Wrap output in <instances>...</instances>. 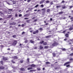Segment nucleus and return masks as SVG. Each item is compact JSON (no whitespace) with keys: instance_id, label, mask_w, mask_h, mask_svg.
<instances>
[{"instance_id":"b1692460","label":"nucleus","mask_w":73,"mask_h":73,"mask_svg":"<svg viewBox=\"0 0 73 73\" xmlns=\"http://www.w3.org/2000/svg\"><path fill=\"white\" fill-rule=\"evenodd\" d=\"M30 41L31 43H33L34 42L32 40H31Z\"/></svg>"},{"instance_id":"ddd939ff","label":"nucleus","mask_w":73,"mask_h":73,"mask_svg":"<svg viewBox=\"0 0 73 73\" xmlns=\"http://www.w3.org/2000/svg\"><path fill=\"white\" fill-rule=\"evenodd\" d=\"M50 37H51V35H49V36H46L45 37H46V38H50Z\"/></svg>"},{"instance_id":"680f3d73","label":"nucleus","mask_w":73,"mask_h":73,"mask_svg":"<svg viewBox=\"0 0 73 73\" xmlns=\"http://www.w3.org/2000/svg\"><path fill=\"white\" fill-rule=\"evenodd\" d=\"M17 16V14H15V17H16Z\"/></svg>"},{"instance_id":"5fc2aeb1","label":"nucleus","mask_w":73,"mask_h":73,"mask_svg":"<svg viewBox=\"0 0 73 73\" xmlns=\"http://www.w3.org/2000/svg\"><path fill=\"white\" fill-rule=\"evenodd\" d=\"M25 34V32H23L22 33V35H24V34Z\"/></svg>"},{"instance_id":"3c124183","label":"nucleus","mask_w":73,"mask_h":73,"mask_svg":"<svg viewBox=\"0 0 73 73\" xmlns=\"http://www.w3.org/2000/svg\"><path fill=\"white\" fill-rule=\"evenodd\" d=\"M25 20H28V19H29V18H25Z\"/></svg>"},{"instance_id":"1a4fd4ad","label":"nucleus","mask_w":73,"mask_h":73,"mask_svg":"<svg viewBox=\"0 0 73 73\" xmlns=\"http://www.w3.org/2000/svg\"><path fill=\"white\" fill-rule=\"evenodd\" d=\"M3 60H8V58H5L4 57H3Z\"/></svg>"},{"instance_id":"ea45409f","label":"nucleus","mask_w":73,"mask_h":73,"mask_svg":"<svg viewBox=\"0 0 73 73\" xmlns=\"http://www.w3.org/2000/svg\"><path fill=\"white\" fill-rule=\"evenodd\" d=\"M66 8V7L65 6H62V8H63V9H64Z\"/></svg>"},{"instance_id":"2f4dec72","label":"nucleus","mask_w":73,"mask_h":73,"mask_svg":"<svg viewBox=\"0 0 73 73\" xmlns=\"http://www.w3.org/2000/svg\"><path fill=\"white\" fill-rule=\"evenodd\" d=\"M52 54H53V56H54H54H56V54L54 53H52Z\"/></svg>"},{"instance_id":"774afa93","label":"nucleus","mask_w":73,"mask_h":73,"mask_svg":"<svg viewBox=\"0 0 73 73\" xmlns=\"http://www.w3.org/2000/svg\"><path fill=\"white\" fill-rule=\"evenodd\" d=\"M71 20H72V19H73V17H72L70 18Z\"/></svg>"},{"instance_id":"8fccbe9b","label":"nucleus","mask_w":73,"mask_h":73,"mask_svg":"<svg viewBox=\"0 0 73 73\" xmlns=\"http://www.w3.org/2000/svg\"><path fill=\"white\" fill-rule=\"evenodd\" d=\"M25 25H24V24H22V27H24Z\"/></svg>"},{"instance_id":"4be33fe9","label":"nucleus","mask_w":73,"mask_h":73,"mask_svg":"<svg viewBox=\"0 0 73 73\" xmlns=\"http://www.w3.org/2000/svg\"><path fill=\"white\" fill-rule=\"evenodd\" d=\"M73 29V27H70L69 29L70 31H71Z\"/></svg>"},{"instance_id":"20e7f679","label":"nucleus","mask_w":73,"mask_h":73,"mask_svg":"<svg viewBox=\"0 0 73 73\" xmlns=\"http://www.w3.org/2000/svg\"><path fill=\"white\" fill-rule=\"evenodd\" d=\"M16 23H15V22H13L12 23H9L10 25H15V24H16Z\"/></svg>"},{"instance_id":"bf43d9fd","label":"nucleus","mask_w":73,"mask_h":73,"mask_svg":"<svg viewBox=\"0 0 73 73\" xmlns=\"http://www.w3.org/2000/svg\"><path fill=\"white\" fill-rule=\"evenodd\" d=\"M73 7V6H71L70 7V8H72Z\"/></svg>"},{"instance_id":"37998d69","label":"nucleus","mask_w":73,"mask_h":73,"mask_svg":"<svg viewBox=\"0 0 73 73\" xmlns=\"http://www.w3.org/2000/svg\"><path fill=\"white\" fill-rule=\"evenodd\" d=\"M22 16V15L20 14L19 15V17H21Z\"/></svg>"},{"instance_id":"9b49d317","label":"nucleus","mask_w":73,"mask_h":73,"mask_svg":"<svg viewBox=\"0 0 73 73\" xmlns=\"http://www.w3.org/2000/svg\"><path fill=\"white\" fill-rule=\"evenodd\" d=\"M4 69V67L1 66H0V69Z\"/></svg>"},{"instance_id":"864d4df0","label":"nucleus","mask_w":73,"mask_h":73,"mask_svg":"<svg viewBox=\"0 0 73 73\" xmlns=\"http://www.w3.org/2000/svg\"><path fill=\"white\" fill-rule=\"evenodd\" d=\"M69 66H70V65L69 64L66 65V67H69Z\"/></svg>"},{"instance_id":"c9c22d12","label":"nucleus","mask_w":73,"mask_h":73,"mask_svg":"<svg viewBox=\"0 0 73 73\" xmlns=\"http://www.w3.org/2000/svg\"><path fill=\"white\" fill-rule=\"evenodd\" d=\"M37 48V47L36 46L34 48V49H36Z\"/></svg>"},{"instance_id":"a878e982","label":"nucleus","mask_w":73,"mask_h":73,"mask_svg":"<svg viewBox=\"0 0 73 73\" xmlns=\"http://www.w3.org/2000/svg\"><path fill=\"white\" fill-rule=\"evenodd\" d=\"M46 64H50V62H46Z\"/></svg>"},{"instance_id":"7ed1b4c3","label":"nucleus","mask_w":73,"mask_h":73,"mask_svg":"<svg viewBox=\"0 0 73 73\" xmlns=\"http://www.w3.org/2000/svg\"><path fill=\"white\" fill-rule=\"evenodd\" d=\"M69 71L66 70H63L62 71V72H61V73H69Z\"/></svg>"},{"instance_id":"a211bd4d","label":"nucleus","mask_w":73,"mask_h":73,"mask_svg":"<svg viewBox=\"0 0 73 73\" xmlns=\"http://www.w3.org/2000/svg\"><path fill=\"white\" fill-rule=\"evenodd\" d=\"M65 36L66 37H69V35L68 34H66L65 35Z\"/></svg>"},{"instance_id":"13d9d810","label":"nucleus","mask_w":73,"mask_h":73,"mask_svg":"<svg viewBox=\"0 0 73 73\" xmlns=\"http://www.w3.org/2000/svg\"><path fill=\"white\" fill-rule=\"evenodd\" d=\"M65 32H66V31H63V32H62V33H65Z\"/></svg>"},{"instance_id":"c756f323","label":"nucleus","mask_w":73,"mask_h":73,"mask_svg":"<svg viewBox=\"0 0 73 73\" xmlns=\"http://www.w3.org/2000/svg\"><path fill=\"white\" fill-rule=\"evenodd\" d=\"M29 62V59L28 58L27 59V62Z\"/></svg>"},{"instance_id":"09e8293b","label":"nucleus","mask_w":73,"mask_h":73,"mask_svg":"<svg viewBox=\"0 0 73 73\" xmlns=\"http://www.w3.org/2000/svg\"><path fill=\"white\" fill-rule=\"evenodd\" d=\"M37 69L38 70H40V68H37Z\"/></svg>"},{"instance_id":"a18cd8bd","label":"nucleus","mask_w":73,"mask_h":73,"mask_svg":"<svg viewBox=\"0 0 73 73\" xmlns=\"http://www.w3.org/2000/svg\"><path fill=\"white\" fill-rule=\"evenodd\" d=\"M28 42V40H25V43H27V42Z\"/></svg>"},{"instance_id":"4c0bfd02","label":"nucleus","mask_w":73,"mask_h":73,"mask_svg":"<svg viewBox=\"0 0 73 73\" xmlns=\"http://www.w3.org/2000/svg\"><path fill=\"white\" fill-rule=\"evenodd\" d=\"M46 3H49V1H46Z\"/></svg>"},{"instance_id":"49530a36","label":"nucleus","mask_w":73,"mask_h":73,"mask_svg":"<svg viewBox=\"0 0 73 73\" xmlns=\"http://www.w3.org/2000/svg\"><path fill=\"white\" fill-rule=\"evenodd\" d=\"M70 56H73V53H72V54H70Z\"/></svg>"},{"instance_id":"bb28decb","label":"nucleus","mask_w":73,"mask_h":73,"mask_svg":"<svg viewBox=\"0 0 73 73\" xmlns=\"http://www.w3.org/2000/svg\"><path fill=\"white\" fill-rule=\"evenodd\" d=\"M46 44H47V43L46 42H45L43 43V45H46Z\"/></svg>"},{"instance_id":"58836bf2","label":"nucleus","mask_w":73,"mask_h":73,"mask_svg":"<svg viewBox=\"0 0 73 73\" xmlns=\"http://www.w3.org/2000/svg\"><path fill=\"white\" fill-rule=\"evenodd\" d=\"M44 48H46V49L48 48V46H45L44 47Z\"/></svg>"},{"instance_id":"e433bc0d","label":"nucleus","mask_w":73,"mask_h":73,"mask_svg":"<svg viewBox=\"0 0 73 73\" xmlns=\"http://www.w3.org/2000/svg\"><path fill=\"white\" fill-rule=\"evenodd\" d=\"M1 63L2 65L3 64V61H1Z\"/></svg>"},{"instance_id":"f3484780","label":"nucleus","mask_w":73,"mask_h":73,"mask_svg":"<svg viewBox=\"0 0 73 73\" xmlns=\"http://www.w3.org/2000/svg\"><path fill=\"white\" fill-rule=\"evenodd\" d=\"M25 69L24 68H21L20 69V70H21L22 71H24V70H25Z\"/></svg>"},{"instance_id":"6ab92c4d","label":"nucleus","mask_w":73,"mask_h":73,"mask_svg":"<svg viewBox=\"0 0 73 73\" xmlns=\"http://www.w3.org/2000/svg\"><path fill=\"white\" fill-rule=\"evenodd\" d=\"M68 49H66L64 48L62 49V50H63V51H65L66 50H68Z\"/></svg>"},{"instance_id":"412c9836","label":"nucleus","mask_w":73,"mask_h":73,"mask_svg":"<svg viewBox=\"0 0 73 73\" xmlns=\"http://www.w3.org/2000/svg\"><path fill=\"white\" fill-rule=\"evenodd\" d=\"M40 49H43V47H42V46H40Z\"/></svg>"},{"instance_id":"7c9ffc66","label":"nucleus","mask_w":73,"mask_h":73,"mask_svg":"<svg viewBox=\"0 0 73 73\" xmlns=\"http://www.w3.org/2000/svg\"><path fill=\"white\" fill-rule=\"evenodd\" d=\"M30 19L29 20H27L26 21V22H27V23H29V22L30 21Z\"/></svg>"},{"instance_id":"6e6552de","label":"nucleus","mask_w":73,"mask_h":73,"mask_svg":"<svg viewBox=\"0 0 73 73\" xmlns=\"http://www.w3.org/2000/svg\"><path fill=\"white\" fill-rule=\"evenodd\" d=\"M36 71V70H30V72H35Z\"/></svg>"},{"instance_id":"69168bd1","label":"nucleus","mask_w":73,"mask_h":73,"mask_svg":"<svg viewBox=\"0 0 73 73\" xmlns=\"http://www.w3.org/2000/svg\"><path fill=\"white\" fill-rule=\"evenodd\" d=\"M71 43H69V44L70 45H71Z\"/></svg>"},{"instance_id":"473e14b6","label":"nucleus","mask_w":73,"mask_h":73,"mask_svg":"<svg viewBox=\"0 0 73 73\" xmlns=\"http://www.w3.org/2000/svg\"><path fill=\"white\" fill-rule=\"evenodd\" d=\"M3 15V13L2 12H1V11H0V15Z\"/></svg>"},{"instance_id":"9d476101","label":"nucleus","mask_w":73,"mask_h":73,"mask_svg":"<svg viewBox=\"0 0 73 73\" xmlns=\"http://www.w3.org/2000/svg\"><path fill=\"white\" fill-rule=\"evenodd\" d=\"M31 67H35L36 66V65L34 64H32L31 65Z\"/></svg>"},{"instance_id":"79ce46f5","label":"nucleus","mask_w":73,"mask_h":73,"mask_svg":"<svg viewBox=\"0 0 73 73\" xmlns=\"http://www.w3.org/2000/svg\"><path fill=\"white\" fill-rule=\"evenodd\" d=\"M20 62L21 63H23V60H21Z\"/></svg>"},{"instance_id":"603ef678","label":"nucleus","mask_w":73,"mask_h":73,"mask_svg":"<svg viewBox=\"0 0 73 73\" xmlns=\"http://www.w3.org/2000/svg\"><path fill=\"white\" fill-rule=\"evenodd\" d=\"M73 60V59L72 58H71L70 59V61H72V60Z\"/></svg>"},{"instance_id":"393cba45","label":"nucleus","mask_w":73,"mask_h":73,"mask_svg":"<svg viewBox=\"0 0 73 73\" xmlns=\"http://www.w3.org/2000/svg\"><path fill=\"white\" fill-rule=\"evenodd\" d=\"M62 13H63V12L62 11H61L58 13V14H62Z\"/></svg>"},{"instance_id":"4468645a","label":"nucleus","mask_w":73,"mask_h":73,"mask_svg":"<svg viewBox=\"0 0 73 73\" xmlns=\"http://www.w3.org/2000/svg\"><path fill=\"white\" fill-rule=\"evenodd\" d=\"M24 16H25V17H28L29 16V14H26L24 15Z\"/></svg>"},{"instance_id":"5701e85b","label":"nucleus","mask_w":73,"mask_h":73,"mask_svg":"<svg viewBox=\"0 0 73 73\" xmlns=\"http://www.w3.org/2000/svg\"><path fill=\"white\" fill-rule=\"evenodd\" d=\"M13 38H15V37H16V35H13Z\"/></svg>"},{"instance_id":"cd10ccee","label":"nucleus","mask_w":73,"mask_h":73,"mask_svg":"<svg viewBox=\"0 0 73 73\" xmlns=\"http://www.w3.org/2000/svg\"><path fill=\"white\" fill-rule=\"evenodd\" d=\"M61 5H59V6H56V8H60L61 7Z\"/></svg>"},{"instance_id":"aec40b11","label":"nucleus","mask_w":73,"mask_h":73,"mask_svg":"<svg viewBox=\"0 0 73 73\" xmlns=\"http://www.w3.org/2000/svg\"><path fill=\"white\" fill-rule=\"evenodd\" d=\"M14 59H18V57H17V56H15Z\"/></svg>"},{"instance_id":"052dcab7","label":"nucleus","mask_w":73,"mask_h":73,"mask_svg":"<svg viewBox=\"0 0 73 73\" xmlns=\"http://www.w3.org/2000/svg\"><path fill=\"white\" fill-rule=\"evenodd\" d=\"M11 13V11H9L8 12V13H9V14H10V13Z\"/></svg>"},{"instance_id":"e2e57ef3","label":"nucleus","mask_w":73,"mask_h":73,"mask_svg":"<svg viewBox=\"0 0 73 73\" xmlns=\"http://www.w3.org/2000/svg\"><path fill=\"white\" fill-rule=\"evenodd\" d=\"M21 10H19L18 12H21Z\"/></svg>"},{"instance_id":"f257e3e1","label":"nucleus","mask_w":73,"mask_h":73,"mask_svg":"<svg viewBox=\"0 0 73 73\" xmlns=\"http://www.w3.org/2000/svg\"><path fill=\"white\" fill-rule=\"evenodd\" d=\"M56 39H54V43L52 44V46H56V45H57L58 44L57 42H56Z\"/></svg>"},{"instance_id":"f03ea898","label":"nucleus","mask_w":73,"mask_h":73,"mask_svg":"<svg viewBox=\"0 0 73 73\" xmlns=\"http://www.w3.org/2000/svg\"><path fill=\"white\" fill-rule=\"evenodd\" d=\"M17 40H14V42L12 44V45L15 46L17 44Z\"/></svg>"},{"instance_id":"4d7b16f0","label":"nucleus","mask_w":73,"mask_h":73,"mask_svg":"<svg viewBox=\"0 0 73 73\" xmlns=\"http://www.w3.org/2000/svg\"><path fill=\"white\" fill-rule=\"evenodd\" d=\"M37 21V19H35L34 20V22H36V21Z\"/></svg>"},{"instance_id":"72a5a7b5","label":"nucleus","mask_w":73,"mask_h":73,"mask_svg":"<svg viewBox=\"0 0 73 73\" xmlns=\"http://www.w3.org/2000/svg\"><path fill=\"white\" fill-rule=\"evenodd\" d=\"M40 44H42V43H44V41L43 40L40 42Z\"/></svg>"},{"instance_id":"0e129e2a","label":"nucleus","mask_w":73,"mask_h":73,"mask_svg":"<svg viewBox=\"0 0 73 73\" xmlns=\"http://www.w3.org/2000/svg\"><path fill=\"white\" fill-rule=\"evenodd\" d=\"M9 11H12V9H9Z\"/></svg>"},{"instance_id":"a19ab883","label":"nucleus","mask_w":73,"mask_h":73,"mask_svg":"<svg viewBox=\"0 0 73 73\" xmlns=\"http://www.w3.org/2000/svg\"><path fill=\"white\" fill-rule=\"evenodd\" d=\"M50 11V9H48L47 10V12H49Z\"/></svg>"},{"instance_id":"dca6fc26","label":"nucleus","mask_w":73,"mask_h":73,"mask_svg":"<svg viewBox=\"0 0 73 73\" xmlns=\"http://www.w3.org/2000/svg\"><path fill=\"white\" fill-rule=\"evenodd\" d=\"M45 10H46V8H44V9H42V11H44V12H45Z\"/></svg>"},{"instance_id":"de8ad7c7","label":"nucleus","mask_w":73,"mask_h":73,"mask_svg":"<svg viewBox=\"0 0 73 73\" xmlns=\"http://www.w3.org/2000/svg\"><path fill=\"white\" fill-rule=\"evenodd\" d=\"M11 62H13V64H15V62H14L13 60H11Z\"/></svg>"},{"instance_id":"c03bdc74","label":"nucleus","mask_w":73,"mask_h":73,"mask_svg":"<svg viewBox=\"0 0 73 73\" xmlns=\"http://www.w3.org/2000/svg\"><path fill=\"white\" fill-rule=\"evenodd\" d=\"M38 6V5H37L36 6H35V8H37V7Z\"/></svg>"},{"instance_id":"0eeeda50","label":"nucleus","mask_w":73,"mask_h":73,"mask_svg":"<svg viewBox=\"0 0 73 73\" xmlns=\"http://www.w3.org/2000/svg\"><path fill=\"white\" fill-rule=\"evenodd\" d=\"M70 63V62H68L64 64V66H65V65H67V64H69Z\"/></svg>"},{"instance_id":"338daca9","label":"nucleus","mask_w":73,"mask_h":73,"mask_svg":"<svg viewBox=\"0 0 73 73\" xmlns=\"http://www.w3.org/2000/svg\"><path fill=\"white\" fill-rule=\"evenodd\" d=\"M71 49L72 50H73V48L72 47V48H71Z\"/></svg>"},{"instance_id":"c85d7f7f","label":"nucleus","mask_w":73,"mask_h":73,"mask_svg":"<svg viewBox=\"0 0 73 73\" xmlns=\"http://www.w3.org/2000/svg\"><path fill=\"white\" fill-rule=\"evenodd\" d=\"M40 6L41 7H42V8H43V7H44V5L43 4L41 5Z\"/></svg>"},{"instance_id":"6e6d98bb","label":"nucleus","mask_w":73,"mask_h":73,"mask_svg":"<svg viewBox=\"0 0 73 73\" xmlns=\"http://www.w3.org/2000/svg\"><path fill=\"white\" fill-rule=\"evenodd\" d=\"M62 3H65V1H64V0H63L61 2Z\"/></svg>"},{"instance_id":"f704fd0d","label":"nucleus","mask_w":73,"mask_h":73,"mask_svg":"<svg viewBox=\"0 0 73 73\" xmlns=\"http://www.w3.org/2000/svg\"><path fill=\"white\" fill-rule=\"evenodd\" d=\"M39 30H40V31H42V30H43V29H42V28H40L39 29Z\"/></svg>"},{"instance_id":"f8f14e48","label":"nucleus","mask_w":73,"mask_h":73,"mask_svg":"<svg viewBox=\"0 0 73 73\" xmlns=\"http://www.w3.org/2000/svg\"><path fill=\"white\" fill-rule=\"evenodd\" d=\"M11 1H13V4H15V2L14 1H12V0H10Z\"/></svg>"},{"instance_id":"2eb2a0df","label":"nucleus","mask_w":73,"mask_h":73,"mask_svg":"<svg viewBox=\"0 0 73 73\" xmlns=\"http://www.w3.org/2000/svg\"><path fill=\"white\" fill-rule=\"evenodd\" d=\"M33 68L32 67H29L27 68V70H31V69H32Z\"/></svg>"},{"instance_id":"39448f33","label":"nucleus","mask_w":73,"mask_h":73,"mask_svg":"<svg viewBox=\"0 0 73 73\" xmlns=\"http://www.w3.org/2000/svg\"><path fill=\"white\" fill-rule=\"evenodd\" d=\"M38 33V30H37L36 31H34L33 32V33L34 35H35L36 33Z\"/></svg>"},{"instance_id":"423d86ee","label":"nucleus","mask_w":73,"mask_h":73,"mask_svg":"<svg viewBox=\"0 0 73 73\" xmlns=\"http://www.w3.org/2000/svg\"><path fill=\"white\" fill-rule=\"evenodd\" d=\"M44 1H45V0H43L41 1H40L39 3L40 4H43Z\"/></svg>"}]
</instances>
